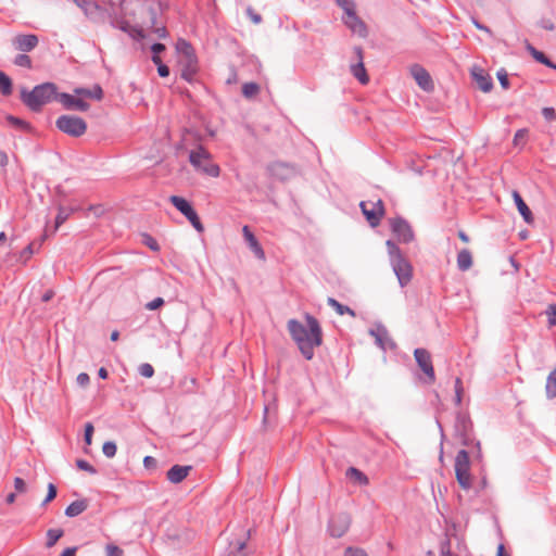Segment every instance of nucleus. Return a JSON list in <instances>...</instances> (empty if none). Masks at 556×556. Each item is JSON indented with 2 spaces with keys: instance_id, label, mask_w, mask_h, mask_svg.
I'll return each instance as SVG.
<instances>
[{
  "instance_id": "1",
  "label": "nucleus",
  "mask_w": 556,
  "mask_h": 556,
  "mask_svg": "<svg viewBox=\"0 0 556 556\" xmlns=\"http://www.w3.org/2000/svg\"><path fill=\"white\" fill-rule=\"evenodd\" d=\"M306 324L296 319L288 321V330L305 359L314 357V350L323 343V330L319 321L312 315H305Z\"/></svg>"
},
{
  "instance_id": "2",
  "label": "nucleus",
  "mask_w": 556,
  "mask_h": 556,
  "mask_svg": "<svg viewBox=\"0 0 556 556\" xmlns=\"http://www.w3.org/2000/svg\"><path fill=\"white\" fill-rule=\"evenodd\" d=\"M176 51L181 77L187 81H192L199 70L193 48L185 39H179L176 43Z\"/></svg>"
},
{
  "instance_id": "3",
  "label": "nucleus",
  "mask_w": 556,
  "mask_h": 556,
  "mask_svg": "<svg viewBox=\"0 0 556 556\" xmlns=\"http://www.w3.org/2000/svg\"><path fill=\"white\" fill-rule=\"evenodd\" d=\"M388 253L392 269L401 287L407 286L413 278V266L404 257L400 248L391 240L387 241Z\"/></svg>"
},
{
  "instance_id": "4",
  "label": "nucleus",
  "mask_w": 556,
  "mask_h": 556,
  "mask_svg": "<svg viewBox=\"0 0 556 556\" xmlns=\"http://www.w3.org/2000/svg\"><path fill=\"white\" fill-rule=\"evenodd\" d=\"M56 86L45 83L36 86L31 91L22 90L23 102L33 111H40L41 106L58 98Z\"/></svg>"
},
{
  "instance_id": "5",
  "label": "nucleus",
  "mask_w": 556,
  "mask_h": 556,
  "mask_svg": "<svg viewBox=\"0 0 556 556\" xmlns=\"http://www.w3.org/2000/svg\"><path fill=\"white\" fill-rule=\"evenodd\" d=\"M470 457L466 450H459L455 456V478L459 486L468 491L472 488V476L470 473Z\"/></svg>"
},
{
  "instance_id": "6",
  "label": "nucleus",
  "mask_w": 556,
  "mask_h": 556,
  "mask_svg": "<svg viewBox=\"0 0 556 556\" xmlns=\"http://www.w3.org/2000/svg\"><path fill=\"white\" fill-rule=\"evenodd\" d=\"M189 161L197 170L211 177L219 176V166L212 162L210 153L203 148L199 147L197 150H192L189 154Z\"/></svg>"
},
{
  "instance_id": "7",
  "label": "nucleus",
  "mask_w": 556,
  "mask_h": 556,
  "mask_svg": "<svg viewBox=\"0 0 556 556\" xmlns=\"http://www.w3.org/2000/svg\"><path fill=\"white\" fill-rule=\"evenodd\" d=\"M55 124L61 131L73 137H80L87 130L86 122L78 116L62 115L56 119Z\"/></svg>"
},
{
  "instance_id": "8",
  "label": "nucleus",
  "mask_w": 556,
  "mask_h": 556,
  "mask_svg": "<svg viewBox=\"0 0 556 556\" xmlns=\"http://www.w3.org/2000/svg\"><path fill=\"white\" fill-rule=\"evenodd\" d=\"M359 207L371 227H377L380 224L384 215V204L381 199L377 201H362Z\"/></svg>"
},
{
  "instance_id": "9",
  "label": "nucleus",
  "mask_w": 556,
  "mask_h": 556,
  "mask_svg": "<svg viewBox=\"0 0 556 556\" xmlns=\"http://www.w3.org/2000/svg\"><path fill=\"white\" fill-rule=\"evenodd\" d=\"M455 435L460 440L464 446H469L472 443V421L469 416L458 413L454 425Z\"/></svg>"
},
{
  "instance_id": "10",
  "label": "nucleus",
  "mask_w": 556,
  "mask_h": 556,
  "mask_svg": "<svg viewBox=\"0 0 556 556\" xmlns=\"http://www.w3.org/2000/svg\"><path fill=\"white\" fill-rule=\"evenodd\" d=\"M414 357L426 376L424 381L428 384H432L435 381V374L430 353L426 349L417 348L414 351Z\"/></svg>"
},
{
  "instance_id": "11",
  "label": "nucleus",
  "mask_w": 556,
  "mask_h": 556,
  "mask_svg": "<svg viewBox=\"0 0 556 556\" xmlns=\"http://www.w3.org/2000/svg\"><path fill=\"white\" fill-rule=\"evenodd\" d=\"M351 526V516L348 513H338L331 516L328 531L333 538L343 536Z\"/></svg>"
},
{
  "instance_id": "12",
  "label": "nucleus",
  "mask_w": 556,
  "mask_h": 556,
  "mask_svg": "<svg viewBox=\"0 0 556 556\" xmlns=\"http://www.w3.org/2000/svg\"><path fill=\"white\" fill-rule=\"evenodd\" d=\"M391 229L400 242L409 243L414 240L412 226L402 217H395L391 220Z\"/></svg>"
},
{
  "instance_id": "13",
  "label": "nucleus",
  "mask_w": 556,
  "mask_h": 556,
  "mask_svg": "<svg viewBox=\"0 0 556 556\" xmlns=\"http://www.w3.org/2000/svg\"><path fill=\"white\" fill-rule=\"evenodd\" d=\"M342 20L345 26L351 29L352 33L357 34L359 37L367 36V27L365 23L357 16L355 7L344 11Z\"/></svg>"
},
{
  "instance_id": "14",
  "label": "nucleus",
  "mask_w": 556,
  "mask_h": 556,
  "mask_svg": "<svg viewBox=\"0 0 556 556\" xmlns=\"http://www.w3.org/2000/svg\"><path fill=\"white\" fill-rule=\"evenodd\" d=\"M353 52L356 56V63H352L350 65V72L362 85H366L369 81V77L364 65L363 48L356 46L354 47Z\"/></svg>"
},
{
  "instance_id": "15",
  "label": "nucleus",
  "mask_w": 556,
  "mask_h": 556,
  "mask_svg": "<svg viewBox=\"0 0 556 556\" xmlns=\"http://www.w3.org/2000/svg\"><path fill=\"white\" fill-rule=\"evenodd\" d=\"M409 73L415 79L416 84L424 90V91H432L434 88L432 78L428 71L421 66L420 64H413L409 67Z\"/></svg>"
},
{
  "instance_id": "16",
  "label": "nucleus",
  "mask_w": 556,
  "mask_h": 556,
  "mask_svg": "<svg viewBox=\"0 0 556 556\" xmlns=\"http://www.w3.org/2000/svg\"><path fill=\"white\" fill-rule=\"evenodd\" d=\"M471 76L483 92H490L493 89V79L484 70L475 67L471 71Z\"/></svg>"
},
{
  "instance_id": "17",
  "label": "nucleus",
  "mask_w": 556,
  "mask_h": 556,
  "mask_svg": "<svg viewBox=\"0 0 556 556\" xmlns=\"http://www.w3.org/2000/svg\"><path fill=\"white\" fill-rule=\"evenodd\" d=\"M13 45L20 51H31L38 45V37L33 34L17 35L13 38Z\"/></svg>"
},
{
  "instance_id": "18",
  "label": "nucleus",
  "mask_w": 556,
  "mask_h": 556,
  "mask_svg": "<svg viewBox=\"0 0 556 556\" xmlns=\"http://www.w3.org/2000/svg\"><path fill=\"white\" fill-rule=\"evenodd\" d=\"M58 99L66 109L70 110L73 109L85 112L89 109V104L87 102L68 93H61Z\"/></svg>"
},
{
  "instance_id": "19",
  "label": "nucleus",
  "mask_w": 556,
  "mask_h": 556,
  "mask_svg": "<svg viewBox=\"0 0 556 556\" xmlns=\"http://www.w3.org/2000/svg\"><path fill=\"white\" fill-rule=\"evenodd\" d=\"M242 233H243V237H244L247 243L249 244L250 249L253 251L255 256L260 260H264L265 258L264 251H263L261 244L258 243L256 237L253 235V232L249 228V226H243Z\"/></svg>"
},
{
  "instance_id": "20",
  "label": "nucleus",
  "mask_w": 556,
  "mask_h": 556,
  "mask_svg": "<svg viewBox=\"0 0 556 556\" xmlns=\"http://www.w3.org/2000/svg\"><path fill=\"white\" fill-rule=\"evenodd\" d=\"M249 539V532L242 530L241 534L237 538L230 541L229 547L230 553L235 556H245V548H247V542Z\"/></svg>"
},
{
  "instance_id": "21",
  "label": "nucleus",
  "mask_w": 556,
  "mask_h": 556,
  "mask_svg": "<svg viewBox=\"0 0 556 556\" xmlns=\"http://www.w3.org/2000/svg\"><path fill=\"white\" fill-rule=\"evenodd\" d=\"M513 198H514V202H515V204H516V206L518 208V212L522 216L523 220L527 224H532L533 220H534L533 214H532L531 210L529 208V206L523 201L522 197L519 194V192L518 191H514L513 192Z\"/></svg>"
},
{
  "instance_id": "22",
  "label": "nucleus",
  "mask_w": 556,
  "mask_h": 556,
  "mask_svg": "<svg viewBox=\"0 0 556 556\" xmlns=\"http://www.w3.org/2000/svg\"><path fill=\"white\" fill-rule=\"evenodd\" d=\"M190 470L191 466L175 465L167 471L166 476L172 483H179L187 478Z\"/></svg>"
},
{
  "instance_id": "23",
  "label": "nucleus",
  "mask_w": 556,
  "mask_h": 556,
  "mask_svg": "<svg viewBox=\"0 0 556 556\" xmlns=\"http://www.w3.org/2000/svg\"><path fill=\"white\" fill-rule=\"evenodd\" d=\"M472 266V255L471 252L467 249H464L457 254V267L462 271H466L470 269Z\"/></svg>"
},
{
  "instance_id": "24",
  "label": "nucleus",
  "mask_w": 556,
  "mask_h": 556,
  "mask_svg": "<svg viewBox=\"0 0 556 556\" xmlns=\"http://www.w3.org/2000/svg\"><path fill=\"white\" fill-rule=\"evenodd\" d=\"M87 507H88V503L86 500L75 501L66 507L65 515L71 518L76 517V516L83 514L87 509Z\"/></svg>"
},
{
  "instance_id": "25",
  "label": "nucleus",
  "mask_w": 556,
  "mask_h": 556,
  "mask_svg": "<svg viewBox=\"0 0 556 556\" xmlns=\"http://www.w3.org/2000/svg\"><path fill=\"white\" fill-rule=\"evenodd\" d=\"M300 175V169L293 164L280 163V181L293 179Z\"/></svg>"
},
{
  "instance_id": "26",
  "label": "nucleus",
  "mask_w": 556,
  "mask_h": 556,
  "mask_svg": "<svg viewBox=\"0 0 556 556\" xmlns=\"http://www.w3.org/2000/svg\"><path fill=\"white\" fill-rule=\"evenodd\" d=\"M528 50L530 51L534 60L538 61L539 63L544 64L549 68H556V64L552 62L542 51L536 50L534 47L530 45L528 46Z\"/></svg>"
},
{
  "instance_id": "27",
  "label": "nucleus",
  "mask_w": 556,
  "mask_h": 556,
  "mask_svg": "<svg viewBox=\"0 0 556 556\" xmlns=\"http://www.w3.org/2000/svg\"><path fill=\"white\" fill-rule=\"evenodd\" d=\"M346 477L353 479L361 485L368 484L369 480L367 476L355 467H349L346 470Z\"/></svg>"
},
{
  "instance_id": "28",
  "label": "nucleus",
  "mask_w": 556,
  "mask_h": 556,
  "mask_svg": "<svg viewBox=\"0 0 556 556\" xmlns=\"http://www.w3.org/2000/svg\"><path fill=\"white\" fill-rule=\"evenodd\" d=\"M545 392L548 399L556 397V368L547 376Z\"/></svg>"
},
{
  "instance_id": "29",
  "label": "nucleus",
  "mask_w": 556,
  "mask_h": 556,
  "mask_svg": "<svg viewBox=\"0 0 556 556\" xmlns=\"http://www.w3.org/2000/svg\"><path fill=\"white\" fill-rule=\"evenodd\" d=\"M328 302V305L331 306L332 308L336 309V312L339 314V315H344V314H349L351 316H355V312L350 308L349 306L346 305H343L341 304L340 302H338L336 299L333 298H328L327 300Z\"/></svg>"
},
{
  "instance_id": "30",
  "label": "nucleus",
  "mask_w": 556,
  "mask_h": 556,
  "mask_svg": "<svg viewBox=\"0 0 556 556\" xmlns=\"http://www.w3.org/2000/svg\"><path fill=\"white\" fill-rule=\"evenodd\" d=\"M75 93L85 96L88 98H93L97 100H101L103 97V91L100 86H94L92 89L78 88V89H75Z\"/></svg>"
},
{
  "instance_id": "31",
  "label": "nucleus",
  "mask_w": 556,
  "mask_h": 556,
  "mask_svg": "<svg viewBox=\"0 0 556 556\" xmlns=\"http://www.w3.org/2000/svg\"><path fill=\"white\" fill-rule=\"evenodd\" d=\"M39 248L40 245L35 249V243L30 242L24 250L20 252L17 255V262L26 264L31 258L33 254L39 250Z\"/></svg>"
},
{
  "instance_id": "32",
  "label": "nucleus",
  "mask_w": 556,
  "mask_h": 556,
  "mask_svg": "<svg viewBox=\"0 0 556 556\" xmlns=\"http://www.w3.org/2000/svg\"><path fill=\"white\" fill-rule=\"evenodd\" d=\"M184 215L199 232H202L204 230V227L192 206L188 208V211L185 212Z\"/></svg>"
},
{
  "instance_id": "33",
  "label": "nucleus",
  "mask_w": 556,
  "mask_h": 556,
  "mask_svg": "<svg viewBox=\"0 0 556 556\" xmlns=\"http://www.w3.org/2000/svg\"><path fill=\"white\" fill-rule=\"evenodd\" d=\"M184 215L199 232H202L204 230V227L192 206L188 208V211L185 212Z\"/></svg>"
},
{
  "instance_id": "34",
  "label": "nucleus",
  "mask_w": 556,
  "mask_h": 556,
  "mask_svg": "<svg viewBox=\"0 0 556 556\" xmlns=\"http://www.w3.org/2000/svg\"><path fill=\"white\" fill-rule=\"evenodd\" d=\"M184 215L199 232H202L204 230V227L192 206L188 208V211L185 212Z\"/></svg>"
},
{
  "instance_id": "35",
  "label": "nucleus",
  "mask_w": 556,
  "mask_h": 556,
  "mask_svg": "<svg viewBox=\"0 0 556 556\" xmlns=\"http://www.w3.org/2000/svg\"><path fill=\"white\" fill-rule=\"evenodd\" d=\"M184 215L199 232H202L204 230V227L192 206L188 208V211L185 212Z\"/></svg>"
},
{
  "instance_id": "36",
  "label": "nucleus",
  "mask_w": 556,
  "mask_h": 556,
  "mask_svg": "<svg viewBox=\"0 0 556 556\" xmlns=\"http://www.w3.org/2000/svg\"><path fill=\"white\" fill-rule=\"evenodd\" d=\"M64 531L62 529H49L47 531V547H52L63 536Z\"/></svg>"
},
{
  "instance_id": "37",
  "label": "nucleus",
  "mask_w": 556,
  "mask_h": 556,
  "mask_svg": "<svg viewBox=\"0 0 556 556\" xmlns=\"http://www.w3.org/2000/svg\"><path fill=\"white\" fill-rule=\"evenodd\" d=\"M370 334L376 338V342L380 348L386 349V341L389 338L388 331L384 327H378L376 330H370Z\"/></svg>"
},
{
  "instance_id": "38",
  "label": "nucleus",
  "mask_w": 556,
  "mask_h": 556,
  "mask_svg": "<svg viewBox=\"0 0 556 556\" xmlns=\"http://www.w3.org/2000/svg\"><path fill=\"white\" fill-rule=\"evenodd\" d=\"M169 201L181 214L191 207V204L186 199L178 195H172Z\"/></svg>"
},
{
  "instance_id": "39",
  "label": "nucleus",
  "mask_w": 556,
  "mask_h": 556,
  "mask_svg": "<svg viewBox=\"0 0 556 556\" xmlns=\"http://www.w3.org/2000/svg\"><path fill=\"white\" fill-rule=\"evenodd\" d=\"M0 93L3 96H10L12 93V80L0 71Z\"/></svg>"
},
{
  "instance_id": "40",
  "label": "nucleus",
  "mask_w": 556,
  "mask_h": 556,
  "mask_svg": "<svg viewBox=\"0 0 556 556\" xmlns=\"http://www.w3.org/2000/svg\"><path fill=\"white\" fill-rule=\"evenodd\" d=\"M72 212H74V208H71V210H66L64 207L59 208L58 215L55 217V225H54L55 231L59 229V227L62 224H64L67 220V218L70 217Z\"/></svg>"
},
{
  "instance_id": "41",
  "label": "nucleus",
  "mask_w": 556,
  "mask_h": 556,
  "mask_svg": "<svg viewBox=\"0 0 556 556\" xmlns=\"http://www.w3.org/2000/svg\"><path fill=\"white\" fill-rule=\"evenodd\" d=\"M78 7H80L86 14H92L99 10V7L91 0H73Z\"/></svg>"
},
{
  "instance_id": "42",
  "label": "nucleus",
  "mask_w": 556,
  "mask_h": 556,
  "mask_svg": "<svg viewBox=\"0 0 556 556\" xmlns=\"http://www.w3.org/2000/svg\"><path fill=\"white\" fill-rule=\"evenodd\" d=\"M260 87L255 83H247L242 86V94L248 99L255 97Z\"/></svg>"
},
{
  "instance_id": "43",
  "label": "nucleus",
  "mask_w": 556,
  "mask_h": 556,
  "mask_svg": "<svg viewBox=\"0 0 556 556\" xmlns=\"http://www.w3.org/2000/svg\"><path fill=\"white\" fill-rule=\"evenodd\" d=\"M152 61L155 65H157V73L161 77H167L169 75L168 66L162 63V60L159 55H153Z\"/></svg>"
},
{
  "instance_id": "44",
  "label": "nucleus",
  "mask_w": 556,
  "mask_h": 556,
  "mask_svg": "<svg viewBox=\"0 0 556 556\" xmlns=\"http://www.w3.org/2000/svg\"><path fill=\"white\" fill-rule=\"evenodd\" d=\"M102 452L108 458H112L116 455L117 446L115 442L108 441L103 443Z\"/></svg>"
},
{
  "instance_id": "45",
  "label": "nucleus",
  "mask_w": 556,
  "mask_h": 556,
  "mask_svg": "<svg viewBox=\"0 0 556 556\" xmlns=\"http://www.w3.org/2000/svg\"><path fill=\"white\" fill-rule=\"evenodd\" d=\"M76 466L78 467V469L80 470H84V471H87L89 472L90 475H96L97 473V470L96 468L90 465L87 460L85 459H77L76 462Z\"/></svg>"
},
{
  "instance_id": "46",
  "label": "nucleus",
  "mask_w": 556,
  "mask_h": 556,
  "mask_svg": "<svg viewBox=\"0 0 556 556\" xmlns=\"http://www.w3.org/2000/svg\"><path fill=\"white\" fill-rule=\"evenodd\" d=\"M138 370L139 374L144 378H151L154 375V368L148 363L141 364Z\"/></svg>"
},
{
  "instance_id": "47",
  "label": "nucleus",
  "mask_w": 556,
  "mask_h": 556,
  "mask_svg": "<svg viewBox=\"0 0 556 556\" xmlns=\"http://www.w3.org/2000/svg\"><path fill=\"white\" fill-rule=\"evenodd\" d=\"M14 63L17 66H22V67H28L29 68L31 66V60H30V58L27 54H18L15 58Z\"/></svg>"
},
{
  "instance_id": "48",
  "label": "nucleus",
  "mask_w": 556,
  "mask_h": 556,
  "mask_svg": "<svg viewBox=\"0 0 556 556\" xmlns=\"http://www.w3.org/2000/svg\"><path fill=\"white\" fill-rule=\"evenodd\" d=\"M527 136H528V130L526 128L517 130L514 136L515 146L523 144L526 142Z\"/></svg>"
},
{
  "instance_id": "49",
  "label": "nucleus",
  "mask_w": 556,
  "mask_h": 556,
  "mask_svg": "<svg viewBox=\"0 0 556 556\" xmlns=\"http://www.w3.org/2000/svg\"><path fill=\"white\" fill-rule=\"evenodd\" d=\"M546 315L548 318V326H556V304H551L546 309Z\"/></svg>"
},
{
  "instance_id": "50",
  "label": "nucleus",
  "mask_w": 556,
  "mask_h": 556,
  "mask_svg": "<svg viewBox=\"0 0 556 556\" xmlns=\"http://www.w3.org/2000/svg\"><path fill=\"white\" fill-rule=\"evenodd\" d=\"M497 79L501 84V86L504 88V89H508L509 87V80H508V74L507 72L504 70V68H501L497 74Z\"/></svg>"
},
{
  "instance_id": "51",
  "label": "nucleus",
  "mask_w": 556,
  "mask_h": 556,
  "mask_svg": "<svg viewBox=\"0 0 556 556\" xmlns=\"http://www.w3.org/2000/svg\"><path fill=\"white\" fill-rule=\"evenodd\" d=\"M106 556H124V552L121 547L114 544H108L105 546Z\"/></svg>"
},
{
  "instance_id": "52",
  "label": "nucleus",
  "mask_w": 556,
  "mask_h": 556,
  "mask_svg": "<svg viewBox=\"0 0 556 556\" xmlns=\"http://www.w3.org/2000/svg\"><path fill=\"white\" fill-rule=\"evenodd\" d=\"M344 556H368L365 549L359 547H348L344 552Z\"/></svg>"
},
{
  "instance_id": "53",
  "label": "nucleus",
  "mask_w": 556,
  "mask_h": 556,
  "mask_svg": "<svg viewBox=\"0 0 556 556\" xmlns=\"http://www.w3.org/2000/svg\"><path fill=\"white\" fill-rule=\"evenodd\" d=\"M440 556H454L451 551V542L448 539L444 540L440 546Z\"/></svg>"
},
{
  "instance_id": "54",
  "label": "nucleus",
  "mask_w": 556,
  "mask_h": 556,
  "mask_svg": "<svg viewBox=\"0 0 556 556\" xmlns=\"http://www.w3.org/2000/svg\"><path fill=\"white\" fill-rule=\"evenodd\" d=\"M93 430L94 428L91 422H87L85 425V442L87 445H90L92 443Z\"/></svg>"
},
{
  "instance_id": "55",
  "label": "nucleus",
  "mask_w": 556,
  "mask_h": 556,
  "mask_svg": "<svg viewBox=\"0 0 556 556\" xmlns=\"http://www.w3.org/2000/svg\"><path fill=\"white\" fill-rule=\"evenodd\" d=\"M56 496V488L53 483L48 484V493L43 501V505L48 504L49 502L53 501Z\"/></svg>"
},
{
  "instance_id": "56",
  "label": "nucleus",
  "mask_w": 556,
  "mask_h": 556,
  "mask_svg": "<svg viewBox=\"0 0 556 556\" xmlns=\"http://www.w3.org/2000/svg\"><path fill=\"white\" fill-rule=\"evenodd\" d=\"M164 305L162 298H155L153 301L146 304V308L149 311H155Z\"/></svg>"
},
{
  "instance_id": "57",
  "label": "nucleus",
  "mask_w": 556,
  "mask_h": 556,
  "mask_svg": "<svg viewBox=\"0 0 556 556\" xmlns=\"http://www.w3.org/2000/svg\"><path fill=\"white\" fill-rule=\"evenodd\" d=\"M88 213H91L96 217H100L104 214L105 210L103 205L97 204V205H90L87 210Z\"/></svg>"
},
{
  "instance_id": "58",
  "label": "nucleus",
  "mask_w": 556,
  "mask_h": 556,
  "mask_svg": "<svg viewBox=\"0 0 556 556\" xmlns=\"http://www.w3.org/2000/svg\"><path fill=\"white\" fill-rule=\"evenodd\" d=\"M542 115L546 121L551 122L556 118V111L554 108H544L542 110Z\"/></svg>"
},
{
  "instance_id": "59",
  "label": "nucleus",
  "mask_w": 556,
  "mask_h": 556,
  "mask_svg": "<svg viewBox=\"0 0 556 556\" xmlns=\"http://www.w3.org/2000/svg\"><path fill=\"white\" fill-rule=\"evenodd\" d=\"M539 25H540V27H542L545 30L552 31L555 29V25L551 18H545V17L541 18V21L539 22Z\"/></svg>"
},
{
  "instance_id": "60",
  "label": "nucleus",
  "mask_w": 556,
  "mask_h": 556,
  "mask_svg": "<svg viewBox=\"0 0 556 556\" xmlns=\"http://www.w3.org/2000/svg\"><path fill=\"white\" fill-rule=\"evenodd\" d=\"M76 381H77V383H78L80 387L85 388V387H87V386L89 384L90 378H89L88 374H86V372H80V374L77 376Z\"/></svg>"
},
{
  "instance_id": "61",
  "label": "nucleus",
  "mask_w": 556,
  "mask_h": 556,
  "mask_svg": "<svg viewBox=\"0 0 556 556\" xmlns=\"http://www.w3.org/2000/svg\"><path fill=\"white\" fill-rule=\"evenodd\" d=\"M14 488L20 493L26 492V483L22 478L17 477L14 479Z\"/></svg>"
},
{
  "instance_id": "62",
  "label": "nucleus",
  "mask_w": 556,
  "mask_h": 556,
  "mask_svg": "<svg viewBox=\"0 0 556 556\" xmlns=\"http://www.w3.org/2000/svg\"><path fill=\"white\" fill-rule=\"evenodd\" d=\"M334 2L343 10L348 11L349 9L355 7L354 2L351 0H334Z\"/></svg>"
},
{
  "instance_id": "63",
  "label": "nucleus",
  "mask_w": 556,
  "mask_h": 556,
  "mask_svg": "<svg viewBox=\"0 0 556 556\" xmlns=\"http://www.w3.org/2000/svg\"><path fill=\"white\" fill-rule=\"evenodd\" d=\"M7 119H8V122H9L11 125H14V126H16V127H21V128L27 127V124H26L24 121H22V119H20V118H17V117H14V116H8V117H7Z\"/></svg>"
},
{
  "instance_id": "64",
  "label": "nucleus",
  "mask_w": 556,
  "mask_h": 556,
  "mask_svg": "<svg viewBox=\"0 0 556 556\" xmlns=\"http://www.w3.org/2000/svg\"><path fill=\"white\" fill-rule=\"evenodd\" d=\"M143 464L146 468H154L156 466V460L152 456H146L143 458Z\"/></svg>"
}]
</instances>
